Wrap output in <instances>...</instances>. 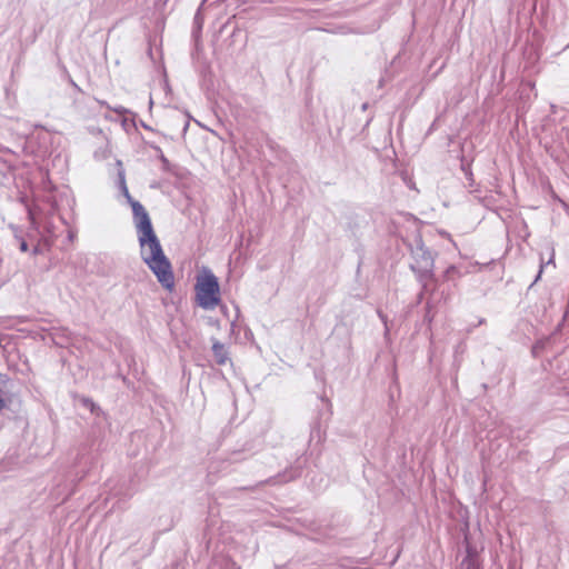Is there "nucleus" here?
<instances>
[{
	"label": "nucleus",
	"instance_id": "obj_11",
	"mask_svg": "<svg viewBox=\"0 0 569 569\" xmlns=\"http://www.w3.org/2000/svg\"><path fill=\"white\" fill-rule=\"evenodd\" d=\"M20 250L22 252L28 251V243L24 240H22L21 243H20Z\"/></svg>",
	"mask_w": 569,
	"mask_h": 569
},
{
	"label": "nucleus",
	"instance_id": "obj_8",
	"mask_svg": "<svg viewBox=\"0 0 569 569\" xmlns=\"http://www.w3.org/2000/svg\"><path fill=\"white\" fill-rule=\"evenodd\" d=\"M118 182H119V188L121 190V193L126 197L128 202L131 201L133 198L129 193L123 171H119V173H118Z\"/></svg>",
	"mask_w": 569,
	"mask_h": 569
},
{
	"label": "nucleus",
	"instance_id": "obj_14",
	"mask_svg": "<svg viewBox=\"0 0 569 569\" xmlns=\"http://www.w3.org/2000/svg\"><path fill=\"white\" fill-rule=\"evenodd\" d=\"M550 263H553V253L551 254V257L549 258V260L547 261L546 264H550Z\"/></svg>",
	"mask_w": 569,
	"mask_h": 569
},
{
	"label": "nucleus",
	"instance_id": "obj_15",
	"mask_svg": "<svg viewBox=\"0 0 569 569\" xmlns=\"http://www.w3.org/2000/svg\"><path fill=\"white\" fill-rule=\"evenodd\" d=\"M86 405H90V407H91V410H93V406H94V405H93V402H92V401H90V400H87V401H86Z\"/></svg>",
	"mask_w": 569,
	"mask_h": 569
},
{
	"label": "nucleus",
	"instance_id": "obj_17",
	"mask_svg": "<svg viewBox=\"0 0 569 569\" xmlns=\"http://www.w3.org/2000/svg\"><path fill=\"white\" fill-rule=\"evenodd\" d=\"M194 20H196V22H197V23H198V22H200V19H199V14H198V13L196 14Z\"/></svg>",
	"mask_w": 569,
	"mask_h": 569
},
{
	"label": "nucleus",
	"instance_id": "obj_9",
	"mask_svg": "<svg viewBox=\"0 0 569 569\" xmlns=\"http://www.w3.org/2000/svg\"><path fill=\"white\" fill-rule=\"evenodd\" d=\"M299 476V472L297 470H291L289 472V476H284L283 479H280L279 481L280 482H287V481H290V480H293L295 478H297Z\"/></svg>",
	"mask_w": 569,
	"mask_h": 569
},
{
	"label": "nucleus",
	"instance_id": "obj_3",
	"mask_svg": "<svg viewBox=\"0 0 569 569\" xmlns=\"http://www.w3.org/2000/svg\"><path fill=\"white\" fill-rule=\"evenodd\" d=\"M411 257L413 262L410 264L411 269L415 272H418L421 278L423 277H432V268H433V256L432 253L425 247L420 236H416L412 239V242L409 244Z\"/></svg>",
	"mask_w": 569,
	"mask_h": 569
},
{
	"label": "nucleus",
	"instance_id": "obj_1",
	"mask_svg": "<svg viewBox=\"0 0 569 569\" xmlns=\"http://www.w3.org/2000/svg\"><path fill=\"white\" fill-rule=\"evenodd\" d=\"M137 234L143 262L154 273L162 287L171 290L174 286L171 263L163 253L153 227H148L146 223L143 229L137 231Z\"/></svg>",
	"mask_w": 569,
	"mask_h": 569
},
{
	"label": "nucleus",
	"instance_id": "obj_5",
	"mask_svg": "<svg viewBox=\"0 0 569 569\" xmlns=\"http://www.w3.org/2000/svg\"><path fill=\"white\" fill-rule=\"evenodd\" d=\"M212 353H213L216 362L219 366H224L230 361L228 349L226 348V346L223 343H221L218 340H213Z\"/></svg>",
	"mask_w": 569,
	"mask_h": 569
},
{
	"label": "nucleus",
	"instance_id": "obj_6",
	"mask_svg": "<svg viewBox=\"0 0 569 569\" xmlns=\"http://www.w3.org/2000/svg\"><path fill=\"white\" fill-rule=\"evenodd\" d=\"M118 182H119V188L121 190V193L126 197L128 202L131 201L133 198L129 193L123 171H119V173H118Z\"/></svg>",
	"mask_w": 569,
	"mask_h": 569
},
{
	"label": "nucleus",
	"instance_id": "obj_16",
	"mask_svg": "<svg viewBox=\"0 0 569 569\" xmlns=\"http://www.w3.org/2000/svg\"><path fill=\"white\" fill-rule=\"evenodd\" d=\"M4 406V400L0 397V408Z\"/></svg>",
	"mask_w": 569,
	"mask_h": 569
},
{
	"label": "nucleus",
	"instance_id": "obj_7",
	"mask_svg": "<svg viewBox=\"0 0 569 569\" xmlns=\"http://www.w3.org/2000/svg\"><path fill=\"white\" fill-rule=\"evenodd\" d=\"M118 182H119V188L121 190V193L126 197L128 202L131 201L133 198L129 193L123 171H119V173H118Z\"/></svg>",
	"mask_w": 569,
	"mask_h": 569
},
{
	"label": "nucleus",
	"instance_id": "obj_10",
	"mask_svg": "<svg viewBox=\"0 0 569 569\" xmlns=\"http://www.w3.org/2000/svg\"><path fill=\"white\" fill-rule=\"evenodd\" d=\"M378 316L379 318L382 320V322L385 323V327H386V333L388 332V326H387V317L380 311L378 310Z\"/></svg>",
	"mask_w": 569,
	"mask_h": 569
},
{
	"label": "nucleus",
	"instance_id": "obj_12",
	"mask_svg": "<svg viewBox=\"0 0 569 569\" xmlns=\"http://www.w3.org/2000/svg\"><path fill=\"white\" fill-rule=\"evenodd\" d=\"M456 271V267L455 266H450L447 270H446V274L449 276L451 272Z\"/></svg>",
	"mask_w": 569,
	"mask_h": 569
},
{
	"label": "nucleus",
	"instance_id": "obj_13",
	"mask_svg": "<svg viewBox=\"0 0 569 569\" xmlns=\"http://www.w3.org/2000/svg\"><path fill=\"white\" fill-rule=\"evenodd\" d=\"M543 267H545V264H543V263H541V266H540V270H539V273H538V276H537V278H536V281L540 278V274L542 273V269H543Z\"/></svg>",
	"mask_w": 569,
	"mask_h": 569
},
{
	"label": "nucleus",
	"instance_id": "obj_18",
	"mask_svg": "<svg viewBox=\"0 0 569 569\" xmlns=\"http://www.w3.org/2000/svg\"><path fill=\"white\" fill-rule=\"evenodd\" d=\"M37 253H38V248L36 247V248L33 249V254H37Z\"/></svg>",
	"mask_w": 569,
	"mask_h": 569
},
{
	"label": "nucleus",
	"instance_id": "obj_4",
	"mask_svg": "<svg viewBox=\"0 0 569 569\" xmlns=\"http://www.w3.org/2000/svg\"><path fill=\"white\" fill-rule=\"evenodd\" d=\"M129 203L132 208L133 220L137 231L143 229V226L146 223L148 224V227L152 226L147 210L139 201L132 199L131 201H129Z\"/></svg>",
	"mask_w": 569,
	"mask_h": 569
},
{
	"label": "nucleus",
	"instance_id": "obj_2",
	"mask_svg": "<svg viewBox=\"0 0 569 569\" xmlns=\"http://www.w3.org/2000/svg\"><path fill=\"white\" fill-rule=\"evenodd\" d=\"M194 291L198 306L204 310H213L221 301L218 279L210 270L197 277Z\"/></svg>",
	"mask_w": 569,
	"mask_h": 569
}]
</instances>
